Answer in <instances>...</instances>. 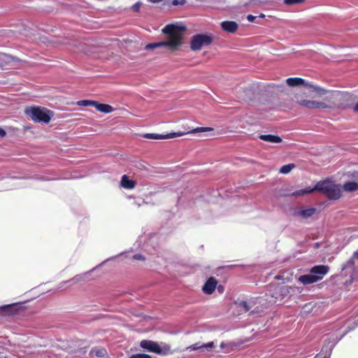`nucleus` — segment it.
<instances>
[{"label":"nucleus","mask_w":358,"mask_h":358,"mask_svg":"<svg viewBox=\"0 0 358 358\" xmlns=\"http://www.w3.org/2000/svg\"><path fill=\"white\" fill-rule=\"evenodd\" d=\"M322 101L309 100L305 94H296L292 98L294 102L299 106L310 109H345L350 105L351 95L339 91L329 92Z\"/></svg>","instance_id":"1"},{"label":"nucleus","mask_w":358,"mask_h":358,"mask_svg":"<svg viewBox=\"0 0 358 358\" xmlns=\"http://www.w3.org/2000/svg\"><path fill=\"white\" fill-rule=\"evenodd\" d=\"M187 31L184 25L169 24L163 29L162 32L166 36L164 41L148 43L145 50H152L157 48H166L169 50L176 51L183 43V38Z\"/></svg>","instance_id":"2"},{"label":"nucleus","mask_w":358,"mask_h":358,"mask_svg":"<svg viewBox=\"0 0 358 358\" xmlns=\"http://www.w3.org/2000/svg\"><path fill=\"white\" fill-rule=\"evenodd\" d=\"M315 189L320 192L329 199L337 200L342 196V190L340 185H337L330 180H325L318 182Z\"/></svg>","instance_id":"3"},{"label":"nucleus","mask_w":358,"mask_h":358,"mask_svg":"<svg viewBox=\"0 0 358 358\" xmlns=\"http://www.w3.org/2000/svg\"><path fill=\"white\" fill-rule=\"evenodd\" d=\"M24 113L34 122L46 124L50 122L53 116L52 111L39 106L27 107L24 110Z\"/></svg>","instance_id":"4"},{"label":"nucleus","mask_w":358,"mask_h":358,"mask_svg":"<svg viewBox=\"0 0 358 358\" xmlns=\"http://www.w3.org/2000/svg\"><path fill=\"white\" fill-rule=\"evenodd\" d=\"M329 270V267L325 265H317L310 270L309 274L302 275L299 280L303 285H309L322 280Z\"/></svg>","instance_id":"5"},{"label":"nucleus","mask_w":358,"mask_h":358,"mask_svg":"<svg viewBox=\"0 0 358 358\" xmlns=\"http://www.w3.org/2000/svg\"><path fill=\"white\" fill-rule=\"evenodd\" d=\"M286 83L290 87L304 85L310 92L315 93V96L322 97L326 95L327 90L319 86L310 84L300 78H289L286 80Z\"/></svg>","instance_id":"6"},{"label":"nucleus","mask_w":358,"mask_h":358,"mask_svg":"<svg viewBox=\"0 0 358 358\" xmlns=\"http://www.w3.org/2000/svg\"><path fill=\"white\" fill-rule=\"evenodd\" d=\"M213 130V129L212 127H197V128L194 129L192 131H188V132H173V133L168 134L166 135H162V134H145L143 135V137L145 138L155 139V140L167 139V138H175V137L182 136L187 134L210 131Z\"/></svg>","instance_id":"7"},{"label":"nucleus","mask_w":358,"mask_h":358,"mask_svg":"<svg viewBox=\"0 0 358 358\" xmlns=\"http://www.w3.org/2000/svg\"><path fill=\"white\" fill-rule=\"evenodd\" d=\"M140 347L148 352H152L159 355H164L169 351V345H165L164 348H162L157 342L151 340L141 341Z\"/></svg>","instance_id":"8"},{"label":"nucleus","mask_w":358,"mask_h":358,"mask_svg":"<svg viewBox=\"0 0 358 358\" xmlns=\"http://www.w3.org/2000/svg\"><path fill=\"white\" fill-rule=\"evenodd\" d=\"M213 42V38L206 34H196L191 41L190 48L194 51L201 50L203 46L208 45Z\"/></svg>","instance_id":"9"},{"label":"nucleus","mask_w":358,"mask_h":358,"mask_svg":"<svg viewBox=\"0 0 358 358\" xmlns=\"http://www.w3.org/2000/svg\"><path fill=\"white\" fill-rule=\"evenodd\" d=\"M255 301L254 300L250 301H244V300H238L235 301L234 304L236 306V310L239 312L247 313L251 311L252 313L255 312V310H251V309L255 305ZM258 312V310H256Z\"/></svg>","instance_id":"10"},{"label":"nucleus","mask_w":358,"mask_h":358,"mask_svg":"<svg viewBox=\"0 0 358 358\" xmlns=\"http://www.w3.org/2000/svg\"><path fill=\"white\" fill-rule=\"evenodd\" d=\"M289 287L287 286H282L279 285L275 286L271 294V296L275 299L273 301V302L275 303L278 301H281L283 299L284 297L289 293Z\"/></svg>","instance_id":"11"},{"label":"nucleus","mask_w":358,"mask_h":358,"mask_svg":"<svg viewBox=\"0 0 358 358\" xmlns=\"http://www.w3.org/2000/svg\"><path fill=\"white\" fill-rule=\"evenodd\" d=\"M0 310L4 311L5 313H16L17 312H23L27 310V307L20 303H15L0 306Z\"/></svg>","instance_id":"12"},{"label":"nucleus","mask_w":358,"mask_h":358,"mask_svg":"<svg viewBox=\"0 0 358 358\" xmlns=\"http://www.w3.org/2000/svg\"><path fill=\"white\" fill-rule=\"evenodd\" d=\"M238 97L247 102L252 101L255 99V90L252 88H245L239 92Z\"/></svg>","instance_id":"13"},{"label":"nucleus","mask_w":358,"mask_h":358,"mask_svg":"<svg viewBox=\"0 0 358 358\" xmlns=\"http://www.w3.org/2000/svg\"><path fill=\"white\" fill-rule=\"evenodd\" d=\"M316 211V208L313 207L308 208H301V210L296 211L294 213V215L302 217L303 219H307L312 217L314 214H315Z\"/></svg>","instance_id":"14"},{"label":"nucleus","mask_w":358,"mask_h":358,"mask_svg":"<svg viewBox=\"0 0 358 358\" xmlns=\"http://www.w3.org/2000/svg\"><path fill=\"white\" fill-rule=\"evenodd\" d=\"M20 59L15 57L6 55L4 53H0V66H5L12 62H18Z\"/></svg>","instance_id":"15"},{"label":"nucleus","mask_w":358,"mask_h":358,"mask_svg":"<svg viewBox=\"0 0 358 358\" xmlns=\"http://www.w3.org/2000/svg\"><path fill=\"white\" fill-rule=\"evenodd\" d=\"M221 27L225 31L234 33L238 29V25L234 21H224L221 23Z\"/></svg>","instance_id":"16"},{"label":"nucleus","mask_w":358,"mask_h":358,"mask_svg":"<svg viewBox=\"0 0 358 358\" xmlns=\"http://www.w3.org/2000/svg\"><path fill=\"white\" fill-rule=\"evenodd\" d=\"M217 281L214 278H210L203 287V291L206 294H212L216 287Z\"/></svg>","instance_id":"17"},{"label":"nucleus","mask_w":358,"mask_h":358,"mask_svg":"<svg viewBox=\"0 0 358 358\" xmlns=\"http://www.w3.org/2000/svg\"><path fill=\"white\" fill-rule=\"evenodd\" d=\"M215 348L213 342H208L207 344L200 345L199 343H196L189 347V350L196 351L198 350H213Z\"/></svg>","instance_id":"18"},{"label":"nucleus","mask_w":358,"mask_h":358,"mask_svg":"<svg viewBox=\"0 0 358 358\" xmlns=\"http://www.w3.org/2000/svg\"><path fill=\"white\" fill-rule=\"evenodd\" d=\"M259 138L262 141L270 142L272 143H280L282 141V139L275 135H271V134H262L260 135Z\"/></svg>","instance_id":"19"},{"label":"nucleus","mask_w":358,"mask_h":358,"mask_svg":"<svg viewBox=\"0 0 358 358\" xmlns=\"http://www.w3.org/2000/svg\"><path fill=\"white\" fill-rule=\"evenodd\" d=\"M121 185L126 189H133L136 186V182L129 179L127 176L124 175L122 177Z\"/></svg>","instance_id":"20"},{"label":"nucleus","mask_w":358,"mask_h":358,"mask_svg":"<svg viewBox=\"0 0 358 358\" xmlns=\"http://www.w3.org/2000/svg\"><path fill=\"white\" fill-rule=\"evenodd\" d=\"M94 107L99 111H100L101 113H109L114 110L113 108L111 106H110L108 104H105V103H100L97 101H96V104H95Z\"/></svg>","instance_id":"21"},{"label":"nucleus","mask_w":358,"mask_h":358,"mask_svg":"<svg viewBox=\"0 0 358 358\" xmlns=\"http://www.w3.org/2000/svg\"><path fill=\"white\" fill-rule=\"evenodd\" d=\"M343 189L345 192H355L358 190V182H348L343 185Z\"/></svg>","instance_id":"22"},{"label":"nucleus","mask_w":358,"mask_h":358,"mask_svg":"<svg viewBox=\"0 0 358 358\" xmlns=\"http://www.w3.org/2000/svg\"><path fill=\"white\" fill-rule=\"evenodd\" d=\"M295 166L294 164L284 165L280 168V173L283 174L289 173Z\"/></svg>","instance_id":"23"},{"label":"nucleus","mask_w":358,"mask_h":358,"mask_svg":"<svg viewBox=\"0 0 358 358\" xmlns=\"http://www.w3.org/2000/svg\"><path fill=\"white\" fill-rule=\"evenodd\" d=\"M315 190H316V189H315V187L312 188V189L308 188V189H301V190H299V191L293 192L292 194V196H301V195H303L305 194L311 193V192H313Z\"/></svg>","instance_id":"24"},{"label":"nucleus","mask_w":358,"mask_h":358,"mask_svg":"<svg viewBox=\"0 0 358 358\" xmlns=\"http://www.w3.org/2000/svg\"><path fill=\"white\" fill-rule=\"evenodd\" d=\"M96 101L91 100H81L77 102V105L80 106H95Z\"/></svg>","instance_id":"25"},{"label":"nucleus","mask_w":358,"mask_h":358,"mask_svg":"<svg viewBox=\"0 0 358 358\" xmlns=\"http://www.w3.org/2000/svg\"><path fill=\"white\" fill-rule=\"evenodd\" d=\"M129 358H152L150 355L145 354V353H136L131 357Z\"/></svg>","instance_id":"26"},{"label":"nucleus","mask_w":358,"mask_h":358,"mask_svg":"<svg viewBox=\"0 0 358 358\" xmlns=\"http://www.w3.org/2000/svg\"><path fill=\"white\" fill-rule=\"evenodd\" d=\"M304 1L305 0H284V3L289 6L301 3Z\"/></svg>","instance_id":"27"},{"label":"nucleus","mask_w":358,"mask_h":358,"mask_svg":"<svg viewBox=\"0 0 358 358\" xmlns=\"http://www.w3.org/2000/svg\"><path fill=\"white\" fill-rule=\"evenodd\" d=\"M186 3V0H173L172 4L173 6L184 5Z\"/></svg>","instance_id":"28"},{"label":"nucleus","mask_w":358,"mask_h":358,"mask_svg":"<svg viewBox=\"0 0 358 358\" xmlns=\"http://www.w3.org/2000/svg\"><path fill=\"white\" fill-rule=\"evenodd\" d=\"M141 6V3L140 2H137L136 3H135L133 6H132V8L134 11L136 12H138L140 9V7Z\"/></svg>","instance_id":"29"},{"label":"nucleus","mask_w":358,"mask_h":358,"mask_svg":"<svg viewBox=\"0 0 358 358\" xmlns=\"http://www.w3.org/2000/svg\"><path fill=\"white\" fill-rule=\"evenodd\" d=\"M133 258L136 260H145V257L140 254L134 255Z\"/></svg>","instance_id":"30"},{"label":"nucleus","mask_w":358,"mask_h":358,"mask_svg":"<svg viewBox=\"0 0 358 358\" xmlns=\"http://www.w3.org/2000/svg\"><path fill=\"white\" fill-rule=\"evenodd\" d=\"M257 18L256 16H254L252 15H248L247 16V19L249 22H254V20Z\"/></svg>","instance_id":"31"},{"label":"nucleus","mask_w":358,"mask_h":358,"mask_svg":"<svg viewBox=\"0 0 358 358\" xmlns=\"http://www.w3.org/2000/svg\"><path fill=\"white\" fill-rule=\"evenodd\" d=\"M6 134V131L3 129L0 128V138L4 137Z\"/></svg>","instance_id":"32"},{"label":"nucleus","mask_w":358,"mask_h":358,"mask_svg":"<svg viewBox=\"0 0 358 358\" xmlns=\"http://www.w3.org/2000/svg\"><path fill=\"white\" fill-rule=\"evenodd\" d=\"M262 1L263 0H250L251 2L254 3H262Z\"/></svg>","instance_id":"33"},{"label":"nucleus","mask_w":358,"mask_h":358,"mask_svg":"<svg viewBox=\"0 0 358 358\" xmlns=\"http://www.w3.org/2000/svg\"><path fill=\"white\" fill-rule=\"evenodd\" d=\"M148 1L151 3H159V2L162 1L163 0H148Z\"/></svg>","instance_id":"34"},{"label":"nucleus","mask_w":358,"mask_h":358,"mask_svg":"<svg viewBox=\"0 0 358 358\" xmlns=\"http://www.w3.org/2000/svg\"><path fill=\"white\" fill-rule=\"evenodd\" d=\"M79 50L83 52H87V49L85 48V47L84 45H81V47L79 48Z\"/></svg>","instance_id":"35"},{"label":"nucleus","mask_w":358,"mask_h":358,"mask_svg":"<svg viewBox=\"0 0 358 358\" xmlns=\"http://www.w3.org/2000/svg\"><path fill=\"white\" fill-rule=\"evenodd\" d=\"M354 111L358 113V103L354 106Z\"/></svg>","instance_id":"36"},{"label":"nucleus","mask_w":358,"mask_h":358,"mask_svg":"<svg viewBox=\"0 0 358 358\" xmlns=\"http://www.w3.org/2000/svg\"><path fill=\"white\" fill-rule=\"evenodd\" d=\"M259 17H261V18H264V17H265V15L262 13V14L259 15Z\"/></svg>","instance_id":"37"},{"label":"nucleus","mask_w":358,"mask_h":358,"mask_svg":"<svg viewBox=\"0 0 358 358\" xmlns=\"http://www.w3.org/2000/svg\"><path fill=\"white\" fill-rule=\"evenodd\" d=\"M135 204L137 205L138 207L141 206V203H138V202H135Z\"/></svg>","instance_id":"38"},{"label":"nucleus","mask_w":358,"mask_h":358,"mask_svg":"<svg viewBox=\"0 0 358 358\" xmlns=\"http://www.w3.org/2000/svg\"><path fill=\"white\" fill-rule=\"evenodd\" d=\"M196 1H200V2H202V1H205L206 0H196Z\"/></svg>","instance_id":"39"}]
</instances>
